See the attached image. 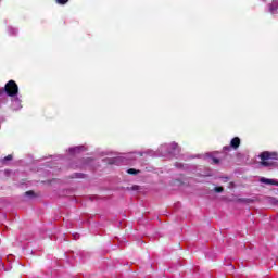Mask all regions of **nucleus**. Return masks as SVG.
<instances>
[{"instance_id": "nucleus-1", "label": "nucleus", "mask_w": 278, "mask_h": 278, "mask_svg": "<svg viewBox=\"0 0 278 278\" xmlns=\"http://www.w3.org/2000/svg\"><path fill=\"white\" fill-rule=\"evenodd\" d=\"M261 162L260 165L264 168H276L278 166V153L264 151L258 155Z\"/></svg>"}, {"instance_id": "nucleus-15", "label": "nucleus", "mask_w": 278, "mask_h": 278, "mask_svg": "<svg viewBox=\"0 0 278 278\" xmlns=\"http://www.w3.org/2000/svg\"><path fill=\"white\" fill-rule=\"evenodd\" d=\"M274 204H275V205H278V200H276V201L274 202Z\"/></svg>"}, {"instance_id": "nucleus-16", "label": "nucleus", "mask_w": 278, "mask_h": 278, "mask_svg": "<svg viewBox=\"0 0 278 278\" xmlns=\"http://www.w3.org/2000/svg\"><path fill=\"white\" fill-rule=\"evenodd\" d=\"M226 181L229 179V177H225Z\"/></svg>"}, {"instance_id": "nucleus-17", "label": "nucleus", "mask_w": 278, "mask_h": 278, "mask_svg": "<svg viewBox=\"0 0 278 278\" xmlns=\"http://www.w3.org/2000/svg\"><path fill=\"white\" fill-rule=\"evenodd\" d=\"M230 186H233V182H230Z\"/></svg>"}, {"instance_id": "nucleus-12", "label": "nucleus", "mask_w": 278, "mask_h": 278, "mask_svg": "<svg viewBox=\"0 0 278 278\" xmlns=\"http://www.w3.org/2000/svg\"><path fill=\"white\" fill-rule=\"evenodd\" d=\"M224 150H225V151H231V147L225 146V147H224Z\"/></svg>"}, {"instance_id": "nucleus-13", "label": "nucleus", "mask_w": 278, "mask_h": 278, "mask_svg": "<svg viewBox=\"0 0 278 278\" xmlns=\"http://www.w3.org/2000/svg\"><path fill=\"white\" fill-rule=\"evenodd\" d=\"M172 147H173L174 149H177V148L179 147V144L173 143Z\"/></svg>"}, {"instance_id": "nucleus-7", "label": "nucleus", "mask_w": 278, "mask_h": 278, "mask_svg": "<svg viewBox=\"0 0 278 278\" xmlns=\"http://www.w3.org/2000/svg\"><path fill=\"white\" fill-rule=\"evenodd\" d=\"M55 2H56L59 5H66V3H68V0H55Z\"/></svg>"}, {"instance_id": "nucleus-18", "label": "nucleus", "mask_w": 278, "mask_h": 278, "mask_svg": "<svg viewBox=\"0 0 278 278\" xmlns=\"http://www.w3.org/2000/svg\"><path fill=\"white\" fill-rule=\"evenodd\" d=\"M140 156H142V153H139Z\"/></svg>"}, {"instance_id": "nucleus-10", "label": "nucleus", "mask_w": 278, "mask_h": 278, "mask_svg": "<svg viewBox=\"0 0 278 278\" xmlns=\"http://www.w3.org/2000/svg\"><path fill=\"white\" fill-rule=\"evenodd\" d=\"M212 164H220V160H218L217 157H212Z\"/></svg>"}, {"instance_id": "nucleus-8", "label": "nucleus", "mask_w": 278, "mask_h": 278, "mask_svg": "<svg viewBox=\"0 0 278 278\" xmlns=\"http://www.w3.org/2000/svg\"><path fill=\"white\" fill-rule=\"evenodd\" d=\"M25 197H36V193L34 191H26Z\"/></svg>"}, {"instance_id": "nucleus-11", "label": "nucleus", "mask_w": 278, "mask_h": 278, "mask_svg": "<svg viewBox=\"0 0 278 278\" xmlns=\"http://www.w3.org/2000/svg\"><path fill=\"white\" fill-rule=\"evenodd\" d=\"M12 155L11 154H9V155H7L4 159H3V162H10V161H12Z\"/></svg>"}, {"instance_id": "nucleus-2", "label": "nucleus", "mask_w": 278, "mask_h": 278, "mask_svg": "<svg viewBox=\"0 0 278 278\" xmlns=\"http://www.w3.org/2000/svg\"><path fill=\"white\" fill-rule=\"evenodd\" d=\"M4 92L8 97H17L18 85L14 80H9L4 86Z\"/></svg>"}, {"instance_id": "nucleus-4", "label": "nucleus", "mask_w": 278, "mask_h": 278, "mask_svg": "<svg viewBox=\"0 0 278 278\" xmlns=\"http://www.w3.org/2000/svg\"><path fill=\"white\" fill-rule=\"evenodd\" d=\"M262 184H268L269 186H278V181L268 178H261Z\"/></svg>"}, {"instance_id": "nucleus-14", "label": "nucleus", "mask_w": 278, "mask_h": 278, "mask_svg": "<svg viewBox=\"0 0 278 278\" xmlns=\"http://www.w3.org/2000/svg\"><path fill=\"white\" fill-rule=\"evenodd\" d=\"M132 190H138V186H134V187H132Z\"/></svg>"}, {"instance_id": "nucleus-3", "label": "nucleus", "mask_w": 278, "mask_h": 278, "mask_svg": "<svg viewBox=\"0 0 278 278\" xmlns=\"http://www.w3.org/2000/svg\"><path fill=\"white\" fill-rule=\"evenodd\" d=\"M231 149H238L240 147V139L238 137H235L230 141Z\"/></svg>"}, {"instance_id": "nucleus-9", "label": "nucleus", "mask_w": 278, "mask_h": 278, "mask_svg": "<svg viewBox=\"0 0 278 278\" xmlns=\"http://www.w3.org/2000/svg\"><path fill=\"white\" fill-rule=\"evenodd\" d=\"M215 192H217V193H220V192H224L225 191V189L223 188V187H215Z\"/></svg>"}, {"instance_id": "nucleus-6", "label": "nucleus", "mask_w": 278, "mask_h": 278, "mask_svg": "<svg viewBox=\"0 0 278 278\" xmlns=\"http://www.w3.org/2000/svg\"><path fill=\"white\" fill-rule=\"evenodd\" d=\"M127 173H128V175H138V174H140V170H137V169H135V168H129V169L127 170Z\"/></svg>"}, {"instance_id": "nucleus-5", "label": "nucleus", "mask_w": 278, "mask_h": 278, "mask_svg": "<svg viewBox=\"0 0 278 278\" xmlns=\"http://www.w3.org/2000/svg\"><path fill=\"white\" fill-rule=\"evenodd\" d=\"M121 162H123V157L121 156H117V157H114V159H111L109 164H121Z\"/></svg>"}]
</instances>
